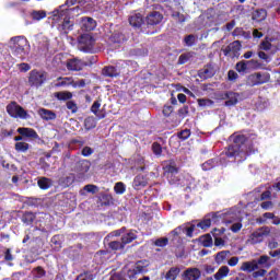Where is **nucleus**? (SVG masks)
Returning <instances> with one entry per match:
<instances>
[{"label": "nucleus", "instance_id": "412c9836", "mask_svg": "<svg viewBox=\"0 0 280 280\" xmlns=\"http://www.w3.org/2000/svg\"><path fill=\"white\" fill-rule=\"evenodd\" d=\"M129 23L131 27H141L143 25V15H141L140 13H135L130 15Z\"/></svg>", "mask_w": 280, "mask_h": 280}, {"label": "nucleus", "instance_id": "a18cd8bd", "mask_svg": "<svg viewBox=\"0 0 280 280\" xmlns=\"http://www.w3.org/2000/svg\"><path fill=\"white\" fill-rule=\"evenodd\" d=\"M47 16V13L45 11H34L32 13V18L34 21H42V19H45Z\"/></svg>", "mask_w": 280, "mask_h": 280}, {"label": "nucleus", "instance_id": "5701e85b", "mask_svg": "<svg viewBox=\"0 0 280 280\" xmlns=\"http://www.w3.org/2000/svg\"><path fill=\"white\" fill-rule=\"evenodd\" d=\"M18 132L19 135H22V137H27L28 139H38V133L32 128H19Z\"/></svg>", "mask_w": 280, "mask_h": 280}, {"label": "nucleus", "instance_id": "a19ab883", "mask_svg": "<svg viewBox=\"0 0 280 280\" xmlns=\"http://www.w3.org/2000/svg\"><path fill=\"white\" fill-rule=\"evenodd\" d=\"M182 232L186 233L187 237H194V231H196V225L191 224L189 228L182 225Z\"/></svg>", "mask_w": 280, "mask_h": 280}, {"label": "nucleus", "instance_id": "9d476101", "mask_svg": "<svg viewBox=\"0 0 280 280\" xmlns=\"http://www.w3.org/2000/svg\"><path fill=\"white\" fill-rule=\"evenodd\" d=\"M45 80H47V74L43 71L32 70L28 78V83L31 86H43Z\"/></svg>", "mask_w": 280, "mask_h": 280}, {"label": "nucleus", "instance_id": "20e7f679", "mask_svg": "<svg viewBox=\"0 0 280 280\" xmlns=\"http://www.w3.org/2000/svg\"><path fill=\"white\" fill-rule=\"evenodd\" d=\"M270 235V228L262 226L255 230L247 238L246 244L255 246V244H261L266 237Z\"/></svg>", "mask_w": 280, "mask_h": 280}, {"label": "nucleus", "instance_id": "aec40b11", "mask_svg": "<svg viewBox=\"0 0 280 280\" xmlns=\"http://www.w3.org/2000/svg\"><path fill=\"white\" fill-rule=\"evenodd\" d=\"M163 21V15L160 12L153 11L147 16L148 25H159Z\"/></svg>", "mask_w": 280, "mask_h": 280}, {"label": "nucleus", "instance_id": "a878e982", "mask_svg": "<svg viewBox=\"0 0 280 280\" xmlns=\"http://www.w3.org/2000/svg\"><path fill=\"white\" fill-rule=\"evenodd\" d=\"M89 170H91V163H89V161L81 160L78 162L77 172H79V174H86V172H89Z\"/></svg>", "mask_w": 280, "mask_h": 280}, {"label": "nucleus", "instance_id": "f3484780", "mask_svg": "<svg viewBox=\"0 0 280 280\" xmlns=\"http://www.w3.org/2000/svg\"><path fill=\"white\" fill-rule=\"evenodd\" d=\"M202 272L198 268H188L183 273L184 280H200Z\"/></svg>", "mask_w": 280, "mask_h": 280}, {"label": "nucleus", "instance_id": "bb28decb", "mask_svg": "<svg viewBox=\"0 0 280 280\" xmlns=\"http://www.w3.org/2000/svg\"><path fill=\"white\" fill-rule=\"evenodd\" d=\"M229 272H231V269L228 266H222L214 275V279L222 280L225 277H229Z\"/></svg>", "mask_w": 280, "mask_h": 280}, {"label": "nucleus", "instance_id": "58836bf2", "mask_svg": "<svg viewBox=\"0 0 280 280\" xmlns=\"http://www.w3.org/2000/svg\"><path fill=\"white\" fill-rule=\"evenodd\" d=\"M236 71H238V73H246V71H248V63L247 61H240L236 63Z\"/></svg>", "mask_w": 280, "mask_h": 280}, {"label": "nucleus", "instance_id": "6ab92c4d", "mask_svg": "<svg viewBox=\"0 0 280 280\" xmlns=\"http://www.w3.org/2000/svg\"><path fill=\"white\" fill-rule=\"evenodd\" d=\"M223 100H228L225 106H235L240 100V94L235 92H226Z\"/></svg>", "mask_w": 280, "mask_h": 280}, {"label": "nucleus", "instance_id": "f03ea898", "mask_svg": "<svg viewBox=\"0 0 280 280\" xmlns=\"http://www.w3.org/2000/svg\"><path fill=\"white\" fill-rule=\"evenodd\" d=\"M9 47L14 56L18 58H25L30 45L27 39L23 36L12 37L9 42Z\"/></svg>", "mask_w": 280, "mask_h": 280}, {"label": "nucleus", "instance_id": "72a5a7b5", "mask_svg": "<svg viewBox=\"0 0 280 280\" xmlns=\"http://www.w3.org/2000/svg\"><path fill=\"white\" fill-rule=\"evenodd\" d=\"M164 172L166 174H178V168L174 165V162H170L164 166Z\"/></svg>", "mask_w": 280, "mask_h": 280}, {"label": "nucleus", "instance_id": "774afa93", "mask_svg": "<svg viewBox=\"0 0 280 280\" xmlns=\"http://www.w3.org/2000/svg\"><path fill=\"white\" fill-rule=\"evenodd\" d=\"M109 280H124V278L121 277V273H113L109 278Z\"/></svg>", "mask_w": 280, "mask_h": 280}, {"label": "nucleus", "instance_id": "423d86ee", "mask_svg": "<svg viewBox=\"0 0 280 280\" xmlns=\"http://www.w3.org/2000/svg\"><path fill=\"white\" fill-rule=\"evenodd\" d=\"M266 82H270V73L255 72L247 77L246 84H248V86H259L260 84H266Z\"/></svg>", "mask_w": 280, "mask_h": 280}, {"label": "nucleus", "instance_id": "de8ad7c7", "mask_svg": "<svg viewBox=\"0 0 280 280\" xmlns=\"http://www.w3.org/2000/svg\"><path fill=\"white\" fill-rule=\"evenodd\" d=\"M199 77L202 78L203 80H207L208 78L213 77V72L209 70V68H206L199 72Z\"/></svg>", "mask_w": 280, "mask_h": 280}, {"label": "nucleus", "instance_id": "c9c22d12", "mask_svg": "<svg viewBox=\"0 0 280 280\" xmlns=\"http://www.w3.org/2000/svg\"><path fill=\"white\" fill-rule=\"evenodd\" d=\"M266 16H267L266 10L261 9L254 13L253 20L254 21H265Z\"/></svg>", "mask_w": 280, "mask_h": 280}, {"label": "nucleus", "instance_id": "2f4dec72", "mask_svg": "<svg viewBox=\"0 0 280 280\" xmlns=\"http://www.w3.org/2000/svg\"><path fill=\"white\" fill-rule=\"evenodd\" d=\"M84 126L86 130H93L97 126V121L93 117H88L84 120Z\"/></svg>", "mask_w": 280, "mask_h": 280}, {"label": "nucleus", "instance_id": "864d4df0", "mask_svg": "<svg viewBox=\"0 0 280 280\" xmlns=\"http://www.w3.org/2000/svg\"><path fill=\"white\" fill-rule=\"evenodd\" d=\"M75 280H93V275L86 272V273H81L77 277Z\"/></svg>", "mask_w": 280, "mask_h": 280}, {"label": "nucleus", "instance_id": "c85d7f7f", "mask_svg": "<svg viewBox=\"0 0 280 280\" xmlns=\"http://www.w3.org/2000/svg\"><path fill=\"white\" fill-rule=\"evenodd\" d=\"M110 43H124L126 40V35H124L121 32H115L110 38Z\"/></svg>", "mask_w": 280, "mask_h": 280}, {"label": "nucleus", "instance_id": "2eb2a0df", "mask_svg": "<svg viewBox=\"0 0 280 280\" xmlns=\"http://www.w3.org/2000/svg\"><path fill=\"white\" fill-rule=\"evenodd\" d=\"M220 218H221V214L220 213H211V214H208L201 222H199L197 224V226L199 229H202L203 231L209 229V226H211V223L213 222L214 224L217 222H220Z\"/></svg>", "mask_w": 280, "mask_h": 280}, {"label": "nucleus", "instance_id": "09e8293b", "mask_svg": "<svg viewBox=\"0 0 280 280\" xmlns=\"http://www.w3.org/2000/svg\"><path fill=\"white\" fill-rule=\"evenodd\" d=\"M33 275L37 279H43V277L45 276V271L43 270V267H37V268L33 269Z\"/></svg>", "mask_w": 280, "mask_h": 280}, {"label": "nucleus", "instance_id": "b1692460", "mask_svg": "<svg viewBox=\"0 0 280 280\" xmlns=\"http://www.w3.org/2000/svg\"><path fill=\"white\" fill-rule=\"evenodd\" d=\"M38 115L42 117V119H45L46 121L56 119V113L49 109L40 108L38 110Z\"/></svg>", "mask_w": 280, "mask_h": 280}, {"label": "nucleus", "instance_id": "ea45409f", "mask_svg": "<svg viewBox=\"0 0 280 280\" xmlns=\"http://www.w3.org/2000/svg\"><path fill=\"white\" fill-rule=\"evenodd\" d=\"M69 84H73V80L71 78H59L56 86H69Z\"/></svg>", "mask_w": 280, "mask_h": 280}, {"label": "nucleus", "instance_id": "c03bdc74", "mask_svg": "<svg viewBox=\"0 0 280 280\" xmlns=\"http://www.w3.org/2000/svg\"><path fill=\"white\" fill-rule=\"evenodd\" d=\"M114 191H116V194H126V185L121 182H118L115 184V187H114Z\"/></svg>", "mask_w": 280, "mask_h": 280}, {"label": "nucleus", "instance_id": "4468645a", "mask_svg": "<svg viewBox=\"0 0 280 280\" xmlns=\"http://www.w3.org/2000/svg\"><path fill=\"white\" fill-rule=\"evenodd\" d=\"M68 71H82L86 67V62L80 58L68 59L66 62Z\"/></svg>", "mask_w": 280, "mask_h": 280}, {"label": "nucleus", "instance_id": "ddd939ff", "mask_svg": "<svg viewBox=\"0 0 280 280\" xmlns=\"http://www.w3.org/2000/svg\"><path fill=\"white\" fill-rule=\"evenodd\" d=\"M121 67H128V62L122 61L117 65V68L113 66L105 67L103 69V75H106L107 78H117L119 73H121Z\"/></svg>", "mask_w": 280, "mask_h": 280}, {"label": "nucleus", "instance_id": "5fc2aeb1", "mask_svg": "<svg viewBox=\"0 0 280 280\" xmlns=\"http://www.w3.org/2000/svg\"><path fill=\"white\" fill-rule=\"evenodd\" d=\"M167 242H168V240L166 237L158 238L155 241V246H160L161 248H163L164 246H167Z\"/></svg>", "mask_w": 280, "mask_h": 280}, {"label": "nucleus", "instance_id": "3c124183", "mask_svg": "<svg viewBox=\"0 0 280 280\" xmlns=\"http://www.w3.org/2000/svg\"><path fill=\"white\" fill-rule=\"evenodd\" d=\"M240 264V257L233 256L228 260V266H231V268H235Z\"/></svg>", "mask_w": 280, "mask_h": 280}, {"label": "nucleus", "instance_id": "680f3d73", "mask_svg": "<svg viewBox=\"0 0 280 280\" xmlns=\"http://www.w3.org/2000/svg\"><path fill=\"white\" fill-rule=\"evenodd\" d=\"M173 110H174V107H172V106H164V108H163L164 117H170V115H172Z\"/></svg>", "mask_w": 280, "mask_h": 280}, {"label": "nucleus", "instance_id": "79ce46f5", "mask_svg": "<svg viewBox=\"0 0 280 280\" xmlns=\"http://www.w3.org/2000/svg\"><path fill=\"white\" fill-rule=\"evenodd\" d=\"M201 244L206 247L209 248L210 246L213 245V238H211V235H205L201 237Z\"/></svg>", "mask_w": 280, "mask_h": 280}, {"label": "nucleus", "instance_id": "603ef678", "mask_svg": "<svg viewBox=\"0 0 280 280\" xmlns=\"http://www.w3.org/2000/svg\"><path fill=\"white\" fill-rule=\"evenodd\" d=\"M152 150L154 152V154H156V156H161V153L163 152V149L161 148V144L154 142L152 144Z\"/></svg>", "mask_w": 280, "mask_h": 280}, {"label": "nucleus", "instance_id": "4d7b16f0", "mask_svg": "<svg viewBox=\"0 0 280 280\" xmlns=\"http://www.w3.org/2000/svg\"><path fill=\"white\" fill-rule=\"evenodd\" d=\"M271 47H272V44H270V42H268V40H264V42L260 44V49H262L264 51L270 50Z\"/></svg>", "mask_w": 280, "mask_h": 280}, {"label": "nucleus", "instance_id": "6e6d98bb", "mask_svg": "<svg viewBox=\"0 0 280 280\" xmlns=\"http://www.w3.org/2000/svg\"><path fill=\"white\" fill-rule=\"evenodd\" d=\"M68 110H71V113H78V105L73 103L72 101L67 103Z\"/></svg>", "mask_w": 280, "mask_h": 280}, {"label": "nucleus", "instance_id": "69168bd1", "mask_svg": "<svg viewBox=\"0 0 280 280\" xmlns=\"http://www.w3.org/2000/svg\"><path fill=\"white\" fill-rule=\"evenodd\" d=\"M23 221L24 222H34V213H32V212L26 213L23 218Z\"/></svg>", "mask_w": 280, "mask_h": 280}, {"label": "nucleus", "instance_id": "0e129e2a", "mask_svg": "<svg viewBox=\"0 0 280 280\" xmlns=\"http://www.w3.org/2000/svg\"><path fill=\"white\" fill-rule=\"evenodd\" d=\"M143 266H141V262H138L136 265V267L133 268V273L135 275H141V272H143Z\"/></svg>", "mask_w": 280, "mask_h": 280}, {"label": "nucleus", "instance_id": "9b49d317", "mask_svg": "<svg viewBox=\"0 0 280 280\" xmlns=\"http://www.w3.org/2000/svg\"><path fill=\"white\" fill-rule=\"evenodd\" d=\"M69 13L63 12L59 13L60 23H59V30L63 32V34H69L71 30H73V22L71 21V18H68Z\"/></svg>", "mask_w": 280, "mask_h": 280}, {"label": "nucleus", "instance_id": "6e6552de", "mask_svg": "<svg viewBox=\"0 0 280 280\" xmlns=\"http://www.w3.org/2000/svg\"><path fill=\"white\" fill-rule=\"evenodd\" d=\"M86 3V0H67L65 5L67 8H71V5H77L72 9H66V14H72V16H78L79 14H82V12H86L89 9H83L82 7Z\"/></svg>", "mask_w": 280, "mask_h": 280}, {"label": "nucleus", "instance_id": "13d9d810", "mask_svg": "<svg viewBox=\"0 0 280 280\" xmlns=\"http://www.w3.org/2000/svg\"><path fill=\"white\" fill-rule=\"evenodd\" d=\"M266 272H268L266 269H259L258 271L253 272L254 279H257L258 277H266Z\"/></svg>", "mask_w": 280, "mask_h": 280}, {"label": "nucleus", "instance_id": "f8f14e48", "mask_svg": "<svg viewBox=\"0 0 280 280\" xmlns=\"http://www.w3.org/2000/svg\"><path fill=\"white\" fill-rule=\"evenodd\" d=\"M240 49H242V44L240 40H235L223 49V54L230 56V58H237L240 57Z\"/></svg>", "mask_w": 280, "mask_h": 280}, {"label": "nucleus", "instance_id": "8fccbe9b", "mask_svg": "<svg viewBox=\"0 0 280 280\" xmlns=\"http://www.w3.org/2000/svg\"><path fill=\"white\" fill-rule=\"evenodd\" d=\"M98 190L100 189L95 185L89 184V185L84 186V191H88V194H97Z\"/></svg>", "mask_w": 280, "mask_h": 280}, {"label": "nucleus", "instance_id": "338daca9", "mask_svg": "<svg viewBox=\"0 0 280 280\" xmlns=\"http://www.w3.org/2000/svg\"><path fill=\"white\" fill-rule=\"evenodd\" d=\"M82 154L83 156H91V154H93V149H91V147H85L82 150Z\"/></svg>", "mask_w": 280, "mask_h": 280}, {"label": "nucleus", "instance_id": "1a4fd4ad", "mask_svg": "<svg viewBox=\"0 0 280 280\" xmlns=\"http://www.w3.org/2000/svg\"><path fill=\"white\" fill-rule=\"evenodd\" d=\"M122 233H124V229L116 230L109 233L104 240L105 244H107L109 248H112V250H121V248H124L125 246L124 242L113 241V237H119V235H121Z\"/></svg>", "mask_w": 280, "mask_h": 280}, {"label": "nucleus", "instance_id": "052dcab7", "mask_svg": "<svg viewBox=\"0 0 280 280\" xmlns=\"http://www.w3.org/2000/svg\"><path fill=\"white\" fill-rule=\"evenodd\" d=\"M191 135V131H189V129L183 130L182 132H179L178 137L179 139H189V136Z\"/></svg>", "mask_w": 280, "mask_h": 280}, {"label": "nucleus", "instance_id": "7ed1b4c3", "mask_svg": "<svg viewBox=\"0 0 280 280\" xmlns=\"http://www.w3.org/2000/svg\"><path fill=\"white\" fill-rule=\"evenodd\" d=\"M94 46L95 38H93V35L85 33L78 37L79 51H83L84 54H91L93 51Z\"/></svg>", "mask_w": 280, "mask_h": 280}, {"label": "nucleus", "instance_id": "7c9ffc66", "mask_svg": "<svg viewBox=\"0 0 280 280\" xmlns=\"http://www.w3.org/2000/svg\"><path fill=\"white\" fill-rule=\"evenodd\" d=\"M102 106V103L100 101H95L91 107V112L94 113L98 119H104V114H100V107Z\"/></svg>", "mask_w": 280, "mask_h": 280}, {"label": "nucleus", "instance_id": "f257e3e1", "mask_svg": "<svg viewBox=\"0 0 280 280\" xmlns=\"http://www.w3.org/2000/svg\"><path fill=\"white\" fill-rule=\"evenodd\" d=\"M233 144H231L228 150L225 151V155L229 159H237L240 156L241 159H246V155L248 154V151L246 150V136L244 135H237L232 136Z\"/></svg>", "mask_w": 280, "mask_h": 280}, {"label": "nucleus", "instance_id": "4be33fe9", "mask_svg": "<svg viewBox=\"0 0 280 280\" xmlns=\"http://www.w3.org/2000/svg\"><path fill=\"white\" fill-rule=\"evenodd\" d=\"M231 257V252L230 250H222L219 252L215 255L214 261L218 264V266H222V264H226V260Z\"/></svg>", "mask_w": 280, "mask_h": 280}, {"label": "nucleus", "instance_id": "e2e57ef3", "mask_svg": "<svg viewBox=\"0 0 280 280\" xmlns=\"http://www.w3.org/2000/svg\"><path fill=\"white\" fill-rule=\"evenodd\" d=\"M188 113H189V108L187 106H184L178 110L179 117H187Z\"/></svg>", "mask_w": 280, "mask_h": 280}, {"label": "nucleus", "instance_id": "39448f33", "mask_svg": "<svg viewBox=\"0 0 280 280\" xmlns=\"http://www.w3.org/2000/svg\"><path fill=\"white\" fill-rule=\"evenodd\" d=\"M224 220L225 224H231L230 231L232 233H240L242 231V214L240 212H228Z\"/></svg>", "mask_w": 280, "mask_h": 280}, {"label": "nucleus", "instance_id": "a211bd4d", "mask_svg": "<svg viewBox=\"0 0 280 280\" xmlns=\"http://www.w3.org/2000/svg\"><path fill=\"white\" fill-rule=\"evenodd\" d=\"M242 272H255V270H259V266L257 260L244 261L240 268Z\"/></svg>", "mask_w": 280, "mask_h": 280}, {"label": "nucleus", "instance_id": "dca6fc26", "mask_svg": "<svg viewBox=\"0 0 280 280\" xmlns=\"http://www.w3.org/2000/svg\"><path fill=\"white\" fill-rule=\"evenodd\" d=\"M81 30L85 32H93L95 27H97V22L93 20V18H81L79 21Z\"/></svg>", "mask_w": 280, "mask_h": 280}, {"label": "nucleus", "instance_id": "473e14b6", "mask_svg": "<svg viewBox=\"0 0 280 280\" xmlns=\"http://www.w3.org/2000/svg\"><path fill=\"white\" fill-rule=\"evenodd\" d=\"M191 58H194V52L182 54L178 58V65H185L186 62H189Z\"/></svg>", "mask_w": 280, "mask_h": 280}, {"label": "nucleus", "instance_id": "393cba45", "mask_svg": "<svg viewBox=\"0 0 280 280\" xmlns=\"http://www.w3.org/2000/svg\"><path fill=\"white\" fill-rule=\"evenodd\" d=\"M135 240H137L136 231H129V232L122 234V236H121V242H122L124 246H126V244H130V243L135 242Z\"/></svg>", "mask_w": 280, "mask_h": 280}, {"label": "nucleus", "instance_id": "37998d69", "mask_svg": "<svg viewBox=\"0 0 280 280\" xmlns=\"http://www.w3.org/2000/svg\"><path fill=\"white\" fill-rule=\"evenodd\" d=\"M268 261H270V257L262 255L257 260V264H258V266H265V268H270V264H268Z\"/></svg>", "mask_w": 280, "mask_h": 280}, {"label": "nucleus", "instance_id": "49530a36", "mask_svg": "<svg viewBox=\"0 0 280 280\" xmlns=\"http://www.w3.org/2000/svg\"><path fill=\"white\" fill-rule=\"evenodd\" d=\"M246 62H247L248 71L259 69V67H261V65H259V61H257L255 59L248 60Z\"/></svg>", "mask_w": 280, "mask_h": 280}, {"label": "nucleus", "instance_id": "e433bc0d", "mask_svg": "<svg viewBox=\"0 0 280 280\" xmlns=\"http://www.w3.org/2000/svg\"><path fill=\"white\" fill-rule=\"evenodd\" d=\"M55 97H57V100L67 101L71 100L73 97V94H71V92H57L55 94Z\"/></svg>", "mask_w": 280, "mask_h": 280}, {"label": "nucleus", "instance_id": "cd10ccee", "mask_svg": "<svg viewBox=\"0 0 280 280\" xmlns=\"http://www.w3.org/2000/svg\"><path fill=\"white\" fill-rule=\"evenodd\" d=\"M178 275H180V268L178 267H172L165 275L166 280H176L178 278Z\"/></svg>", "mask_w": 280, "mask_h": 280}, {"label": "nucleus", "instance_id": "0eeeda50", "mask_svg": "<svg viewBox=\"0 0 280 280\" xmlns=\"http://www.w3.org/2000/svg\"><path fill=\"white\" fill-rule=\"evenodd\" d=\"M7 113L10 117H14V119H30V114L21 105H18L16 102L7 105Z\"/></svg>", "mask_w": 280, "mask_h": 280}, {"label": "nucleus", "instance_id": "f704fd0d", "mask_svg": "<svg viewBox=\"0 0 280 280\" xmlns=\"http://www.w3.org/2000/svg\"><path fill=\"white\" fill-rule=\"evenodd\" d=\"M196 40H198V37L196 35H187L184 38V43L187 47H194V45H196Z\"/></svg>", "mask_w": 280, "mask_h": 280}, {"label": "nucleus", "instance_id": "c756f323", "mask_svg": "<svg viewBox=\"0 0 280 280\" xmlns=\"http://www.w3.org/2000/svg\"><path fill=\"white\" fill-rule=\"evenodd\" d=\"M37 185L40 189H49V187H51V179L47 177H40L37 182Z\"/></svg>", "mask_w": 280, "mask_h": 280}, {"label": "nucleus", "instance_id": "bf43d9fd", "mask_svg": "<svg viewBox=\"0 0 280 280\" xmlns=\"http://www.w3.org/2000/svg\"><path fill=\"white\" fill-rule=\"evenodd\" d=\"M199 106H211L213 104V101L207 100V98H201L198 101Z\"/></svg>", "mask_w": 280, "mask_h": 280}, {"label": "nucleus", "instance_id": "4c0bfd02", "mask_svg": "<svg viewBox=\"0 0 280 280\" xmlns=\"http://www.w3.org/2000/svg\"><path fill=\"white\" fill-rule=\"evenodd\" d=\"M15 150L16 152H27L30 150V144H27V142H16Z\"/></svg>", "mask_w": 280, "mask_h": 280}]
</instances>
